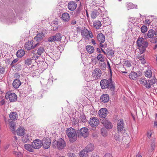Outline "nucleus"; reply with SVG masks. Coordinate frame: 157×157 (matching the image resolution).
<instances>
[{
    "mask_svg": "<svg viewBox=\"0 0 157 157\" xmlns=\"http://www.w3.org/2000/svg\"><path fill=\"white\" fill-rule=\"evenodd\" d=\"M97 12L96 10H94L92 12L91 17L92 18H95L97 17Z\"/></svg>",
    "mask_w": 157,
    "mask_h": 157,
    "instance_id": "a19ab883",
    "label": "nucleus"
},
{
    "mask_svg": "<svg viewBox=\"0 0 157 157\" xmlns=\"http://www.w3.org/2000/svg\"><path fill=\"white\" fill-rule=\"evenodd\" d=\"M108 111L106 108H101L98 112L99 116L103 118H105L108 113Z\"/></svg>",
    "mask_w": 157,
    "mask_h": 157,
    "instance_id": "f8f14e48",
    "label": "nucleus"
},
{
    "mask_svg": "<svg viewBox=\"0 0 157 157\" xmlns=\"http://www.w3.org/2000/svg\"><path fill=\"white\" fill-rule=\"evenodd\" d=\"M151 131H148L147 134V137L149 138H150L151 136Z\"/></svg>",
    "mask_w": 157,
    "mask_h": 157,
    "instance_id": "4d7b16f0",
    "label": "nucleus"
},
{
    "mask_svg": "<svg viewBox=\"0 0 157 157\" xmlns=\"http://www.w3.org/2000/svg\"><path fill=\"white\" fill-rule=\"evenodd\" d=\"M126 6L128 10L137 8V5L130 2L126 3Z\"/></svg>",
    "mask_w": 157,
    "mask_h": 157,
    "instance_id": "aec40b11",
    "label": "nucleus"
},
{
    "mask_svg": "<svg viewBox=\"0 0 157 157\" xmlns=\"http://www.w3.org/2000/svg\"><path fill=\"white\" fill-rule=\"evenodd\" d=\"M42 145V142L39 139H36L32 143V146L34 149H38L40 148Z\"/></svg>",
    "mask_w": 157,
    "mask_h": 157,
    "instance_id": "1a4fd4ad",
    "label": "nucleus"
},
{
    "mask_svg": "<svg viewBox=\"0 0 157 157\" xmlns=\"http://www.w3.org/2000/svg\"><path fill=\"white\" fill-rule=\"evenodd\" d=\"M120 138V137L118 134H116L115 135L114 139H115V140H116L117 143H119V144H120V140L121 139Z\"/></svg>",
    "mask_w": 157,
    "mask_h": 157,
    "instance_id": "c03bdc74",
    "label": "nucleus"
},
{
    "mask_svg": "<svg viewBox=\"0 0 157 157\" xmlns=\"http://www.w3.org/2000/svg\"><path fill=\"white\" fill-rule=\"evenodd\" d=\"M97 39L100 43H104L105 41V36L101 33H99L98 34Z\"/></svg>",
    "mask_w": 157,
    "mask_h": 157,
    "instance_id": "6ab92c4d",
    "label": "nucleus"
},
{
    "mask_svg": "<svg viewBox=\"0 0 157 157\" xmlns=\"http://www.w3.org/2000/svg\"><path fill=\"white\" fill-rule=\"evenodd\" d=\"M155 143L154 142H153L151 144V149L153 150L155 148Z\"/></svg>",
    "mask_w": 157,
    "mask_h": 157,
    "instance_id": "13d9d810",
    "label": "nucleus"
},
{
    "mask_svg": "<svg viewBox=\"0 0 157 157\" xmlns=\"http://www.w3.org/2000/svg\"><path fill=\"white\" fill-rule=\"evenodd\" d=\"M5 98L6 99H9L10 102L16 101L17 99V95L13 93H10L7 92L5 95Z\"/></svg>",
    "mask_w": 157,
    "mask_h": 157,
    "instance_id": "423d86ee",
    "label": "nucleus"
},
{
    "mask_svg": "<svg viewBox=\"0 0 157 157\" xmlns=\"http://www.w3.org/2000/svg\"><path fill=\"white\" fill-rule=\"evenodd\" d=\"M77 4L75 2L71 1L68 4V7L71 11L74 10L76 8Z\"/></svg>",
    "mask_w": 157,
    "mask_h": 157,
    "instance_id": "f3484780",
    "label": "nucleus"
},
{
    "mask_svg": "<svg viewBox=\"0 0 157 157\" xmlns=\"http://www.w3.org/2000/svg\"><path fill=\"white\" fill-rule=\"evenodd\" d=\"M139 82L140 83L144 86L146 88L149 89L151 87L149 84L147 83V80L145 78H142L139 79Z\"/></svg>",
    "mask_w": 157,
    "mask_h": 157,
    "instance_id": "4468645a",
    "label": "nucleus"
},
{
    "mask_svg": "<svg viewBox=\"0 0 157 157\" xmlns=\"http://www.w3.org/2000/svg\"><path fill=\"white\" fill-rule=\"evenodd\" d=\"M91 42L94 45L96 44L95 41L94 39H92Z\"/></svg>",
    "mask_w": 157,
    "mask_h": 157,
    "instance_id": "774afa93",
    "label": "nucleus"
},
{
    "mask_svg": "<svg viewBox=\"0 0 157 157\" xmlns=\"http://www.w3.org/2000/svg\"><path fill=\"white\" fill-rule=\"evenodd\" d=\"M14 140L16 142L14 145H13V146L17 147L18 145V144L17 142V137L15 136L13 137Z\"/></svg>",
    "mask_w": 157,
    "mask_h": 157,
    "instance_id": "3c124183",
    "label": "nucleus"
},
{
    "mask_svg": "<svg viewBox=\"0 0 157 157\" xmlns=\"http://www.w3.org/2000/svg\"><path fill=\"white\" fill-rule=\"evenodd\" d=\"M52 146L53 147L57 148L58 149H62L66 146V143L64 140L62 138H59L58 140L54 141Z\"/></svg>",
    "mask_w": 157,
    "mask_h": 157,
    "instance_id": "20e7f679",
    "label": "nucleus"
},
{
    "mask_svg": "<svg viewBox=\"0 0 157 157\" xmlns=\"http://www.w3.org/2000/svg\"><path fill=\"white\" fill-rule=\"evenodd\" d=\"M157 82V80L155 76H153L151 78H150L147 80V83L151 86V85H152L155 83Z\"/></svg>",
    "mask_w": 157,
    "mask_h": 157,
    "instance_id": "b1692460",
    "label": "nucleus"
},
{
    "mask_svg": "<svg viewBox=\"0 0 157 157\" xmlns=\"http://www.w3.org/2000/svg\"><path fill=\"white\" fill-rule=\"evenodd\" d=\"M100 85L102 89L108 88L111 91H113L115 88V86L113 84L112 78H110L108 79L101 80L100 82Z\"/></svg>",
    "mask_w": 157,
    "mask_h": 157,
    "instance_id": "f257e3e1",
    "label": "nucleus"
},
{
    "mask_svg": "<svg viewBox=\"0 0 157 157\" xmlns=\"http://www.w3.org/2000/svg\"><path fill=\"white\" fill-rule=\"evenodd\" d=\"M54 37L55 41H59L61 40L62 37L59 33H56L55 35L53 36Z\"/></svg>",
    "mask_w": 157,
    "mask_h": 157,
    "instance_id": "58836bf2",
    "label": "nucleus"
},
{
    "mask_svg": "<svg viewBox=\"0 0 157 157\" xmlns=\"http://www.w3.org/2000/svg\"><path fill=\"white\" fill-rule=\"evenodd\" d=\"M89 34H88V39L90 37L91 38H92L93 37V34L91 31H89Z\"/></svg>",
    "mask_w": 157,
    "mask_h": 157,
    "instance_id": "052dcab7",
    "label": "nucleus"
},
{
    "mask_svg": "<svg viewBox=\"0 0 157 157\" xmlns=\"http://www.w3.org/2000/svg\"><path fill=\"white\" fill-rule=\"evenodd\" d=\"M124 123L123 120L120 119L118 121L117 124V128L118 131L123 132L125 130V128L124 127Z\"/></svg>",
    "mask_w": 157,
    "mask_h": 157,
    "instance_id": "9d476101",
    "label": "nucleus"
},
{
    "mask_svg": "<svg viewBox=\"0 0 157 157\" xmlns=\"http://www.w3.org/2000/svg\"><path fill=\"white\" fill-rule=\"evenodd\" d=\"M71 23L72 24V25H75V24L76 23V21L75 20H72L71 21Z\"/></svg>",
    "mask_w": 157,
    "mask_h": 157,
    "instance_id": "680f3d73",
    "label": "nucleus"
},
{
    "mask_svg": "<svg viewBox=\"0 0 157 157\" xmlns=\"http://www.w3.org/2000/svg\"><path fill=\"white\" fill-rule=\"evenodd\" d=\"M97 59L98 60L101 62H103L105 60L103 56L101 54H99L97 57Z\"/></svg>",
    "mask_w": 157,
    "mask_h": 157,
    "instance_id": "37998d69",
    "label": "nucleus"
},
{
    "mask_svg": "<svg viewBox=\"0 0 157 157\" xmlns=\"http://www.w3.org/2000/svg\"><path fill=\"white\" fill-rule=\"evenodd\" d=\"M114 53L113 51L111 50L110 51L109 54L111 56H112L114 54Z\"/></svg>",
    "mask_w": 157,
    "mask_h": 157,
    "instance_id": "0e129e2a",
    "label": "nucleus"
},
{
    "mask_svg": "<svg viewBox=\"0 0 157 157\" xmlns=\"http://www.w3.org/2000/svg\"><path fill=\"white\" fill-rule=\"evenodd\" d=\"M42 63V65L43 66H41V68L42 69L45 70L47 68V63L44 62H41Z\"/></svg>",
    "mask_w": 157,
    "mask_h": 157,
    "instance_id": "09e8293b",
    "label": "nucleus"
},
{
    "mask_svg": "<svg viewBox=\"0 0 157 157\" xmlns=\"http://www.w3.org/2000/svg\"><path fill=\"white\" fill-rule=\"evenodd\" d=\"M44 36V34L43 33H40L35 37L34 39L37 41H40L43 39Z\"/></svg>",
    "mask_w": 157,
    "mask_h": 157,
    "instance_id": "412c9836",
    "label": "nucleus"
},
{
    "mask_svg": "<svg viewBox=\"0 0 157 157\" xmlns=\"http://www.w3.org/2000/svg\"><path fill=\"white\" fill-rule=\"evenodd\" d=\"M62 20L65 22H68L70 20V17L67 13H64L62 15L61 17Z\"/></svg>",
    "mask_w": 157,
    "mask_h": 157,
    "instance_id": "a211bd4d",
    "label": "nucleus"
},
{
    "mask_svg": "<svg viewBox=\"0 0 157 157\" xmlns=\"http://www.w3.org/2000/svg\"><path fill=\"white\" fill-rule=\"evenodd\" d=\"M5 103V101L4 100H2V101H1L0 102V104L1 105H3Z\"/></svg>",
    "mask_w": 157,
    "mask_h": 157,
    "instance_id": "e2e57ef3",
    "label": "nucleus"
},
{
    "mask_svg": "<svg viewBox=\"0 0 157 157\" xmlns=\"http://www.w3.org/2000/svg\"><path fill=\"white\" fill-rule=\"evenodd\" d=\"M137 57L138 60L140 61L142 64H144L146 63L143 55L141 54H139L138 55Z\"/></svg>",
    "mask_w": 157,
    "mask_h": 157,
    "instance_id": "f704fd0d",
    "label": "nucleus"
},
{
    "mask_svg": "<svg viewBox=\"0 0 157 157\" xmlns=\"http://www.w3.org/2000/svg\"><path fill=\"white\" fill-rule=\"evenodd\" d=\"M66 133L71 142L73 143L76 140L78 136L75 130L73 128H67Z\"/></svg>",
    "mask_w": 157,
    "mask_h": 157,
    "instance_id": "f03ea898",
    "label": "nucleus"
},
{
    "mask_svg": "<svg viewBox=\"0 0 157 157\" xmlns=\"http://www.w3.org/2000/svg\"><path fill=\"white\" fill-rule=\"evenodd\" d=\"M8 121L9 122V124L11 127L15 126V124L13 121L10 120H9Z\"/></svg>",
    "mask_w": 157,
    "mask_h": 157,
    "instance_id": "864d4df0",
    "label": "nucleus"
},
{
    "mask_svg": "<svg viewBox=\"0 0 157 157\" xmlns=\"http://www.w3.org/2000/svg\"><path fill=\"white\" fill-rule=\"evenodd\" d=\"M86 49L88 53L90 54L94 52V48L90 45H87L86 47Z\"/></svg>",
    "mask_w": 157,
    "mask_h": 157,
    "instance_id": "e433bc0d",
    "label": "nucleus"
},
{
    "mask_svg": "<svg viewBox=\"0 0 157 157\" xmlns=\"http://www.w3.org/2000/svg\"><path fill=\"white\" fill-rule=\"evenodd\" d=\"M147 28L145 25H143L141 28V32L143 33H145L147 31Z\"/></svg>",
    "mask_w": 157,
    "mask_h": 157,
    "instance_id": "a18cd8bd",
    "label": "nucleus"
},
{
    "mask_svg": "<svg viewBox=\"0 0 157 157\" xmlns=\"http://www.w3.org/2000/svg\"><path fill=\"white\" fill-rule=\"evenodd\" d=\"M40 45L39 43H37L33 45V40L29 41L25 44L24 47L25 49L27 50H29L33 49L35 47L39 46Z\"/></svg>",
    "mask_w": 157,
    "mask_h": 157,
    "instance_id": "39448f33",
    "label": "nucleus"
},
{
    "mask_svg": "<svg viewBox=\"0 0 157 157\" xmlns=\"http://www.w3.org/2000/svg\"><path fill=\"white\" fill-rule=\"evenodd\" d=\"M10 119L12 121H15L17 119L18 116L17 113L15 112H11L9 115Z\"/></svg>",
    "mask_w": 157,
    "mask_h": 157,
    "instance_id": "5701e85b",
    "label": "nucleus"
},
{
    "mask_svg": "<svg viewBox=\"0 0 157 157\" xmlns=\"http://www.w3.org/2000/svg\"><path fill=\"white\" fill-rule=\"evenodd\" d=\"M32 59H28L25 60V64L27 66H29L32 63Z\"/></svg>",
    "mask_w": 157,
    "mask_h": 157,
    "instance_id": "de8ad7c7",
    "label": "nucleus"
},
{
    "mask_svg": "<svg viewBox=\"0 0 157 157\" xmlns=\"http://www.w3.org/2000/svg\"><path fill=\"white\" fill-rule=\"evenodd\" d=\"M101 99L102 102H107L109 100V97L107 94H103L101 96Z\"/></svg>",
    "mask_w": 157,
    "mask_h": 157,
    "instance_id": "bb28decb",
    "label": "nucleus"
},
{
    "mask_svg": "<svg viewBox=\"0 0 157 157\" xmlns=\"http://www.w3.org/2000/svg\"><path fill=\"white\" fill-rule=\"evenodd\" d=\"M144 75L146 77L150 78L152 76V72L151 70L148 69L144 72Z\"/></svg>",
    "mask_w": 157,
    "mask_h": 157,
    "instance_id": "473e14b6",
    "label": "nucleus"
},
{
    "mask_svg": "<svg viewBox=\"0 0 157 157\" xmlns=\"http://www.w3.org/2000/svg\"><path fill=\"white\" fill-rule=\"evenodd\" d=\"M82 34L83 37L86 39H88V34H89V31L86 29H84L82 32Z\"/></svg>",
    "mask_w": 157,
    "mask_h": 157,
    "instance_id": "cd10ccee",
    "label": "nucleus"
},
{
    "mask_svg": "<svg viewBox=\"0 0 157 157\" xmlns=\"http://www.w3.org/2000/svg\"><path fill=\"white\" fill-rule=\"evenodd\" d=\"M101 123L107 129H111L113 127V125L111 123L106 119L101 120Z\"/></svg>",
    "mask_w": 157,
    "mask_h": 157,
    "instance_id": "6e6552de",
    "label": "nucleus"
},
{
    "mask_svg": "<svg viewBox=\"0 0 157 157\" xmlns=\"http://www.w3.org/2000/svg\"><path fill=\"white\" fill-rule=\"evenodd\" d=\"M16 132L18 135L22 136L25 133V130L23 127H20L17 130Z\"/></svg>",
    "mask_w": 157,
    "mask_h": 157,
    "instance_id": "4be33fe9",
    "label": "nucleus"
},
{
    "mask_svg": "<svg viewBox=\"0 0 157 157\" xmlns=\"http://www.w3.org/2000/svg\"><path fill=\"white\" fill-rule=\"evenodd\" d=\"M155 42H157V31L155 32Z\"/></svg>",
    "mask_w": 157,
    "mask_h": 157,
    "instance_id": "338daca9",
    "label": "nucleus"
},
{
    "mask_svg": "<svg viewBox=\"0 0 157 157\" xmlns=\"http://www.w3.org/2000/svg\"><path fill=\"white\" fill-rule=\"evenodd\" d=\"M88 153L84 149L81 151L79 153V156L80 157H88V155L87 154Z\"/></svg>",
    "mask_w": 157,
    "mask_h": 157,
    "instance_id": "ea45409f",
    "label": "nucleus"
},
{
    "mask_svg": "<svg viewBox=\"0 0 157 157\" xmlns=\"http://www.w3.org/2000/svg\"><path fill=\"white\" fill-rule=\"evenodd\" d=\"M21 84L20 81L17 79L14 80L13 83V86L15 88H18Z\"/></svg>",
    "mask_w": 157,
    "mask_h": 157,
    "instance_id": "c85d7f7f",
    "label": "nucleus"
},
{
    "mask_svg": "<svg viewBox=\"0 0 157 157\" xmlns=\"http://www.w3.org/2000/svg\"><path fill=\"white\" fill-rule=\"evenodd\" d=\"M18 61V59H14L13 61H12L11 65L12 66H13L15 63H16L17 61Z\"/></svg>",
    "mask_w": 157,
    "mask_h": 157,
    "instance_id": "6e6d98bb",
    "label": "nucleus"
},
{
    "mask_svg": "<svg viewBox=\"0 0 157 157\" xmlns=\"http://www.w3.org/2000/svg\"><path fill=\"white\" fill-rule=\"evenodd\" d=\"M153 21V19L151 17H147L144 21V24L147 25H149Z\"/></svg>",
    "mask_w": 157,
    "mask_h": 157,
    "instance_id": "72a5a7b5",
    "label": "nucleus"
},
{
    "mask_svg": "<svg viewBox=\"0 0 157 157\" xmlns=\"http://www.w3.org/2000/svg\"><path fill=\"white\" fill-rule=\"evenodd\" d=\"M101 75V71L98 68L95 69L92 72V75L95 79L100 78Z\"/></svg>",
    "mask_w": 157,
    "mask_h": 157,
    "instance_id": "9b49d317",
    "label": "nucleus"
},
{
    "mask_svg": "<svg viewBox=\"0 0 157 157\" xmlns=\"http://www.w3.org/2000/svg\"><path fill=\"white\" fill-rule=\"evenodd\" d=\"M103 157H112V156L110 153H106L104 155Z\"/></svg>",
    "mask_w": 157,
    "mask_h": 157,
    "instance_id": "bf43d9fd",
    "label": "nucleus"
},
{
    "mask_svg": "<svg viewBox=\"0 0 157 157\" xmlns=\"http://www.w3.org/2000/svg\"><path fill=\"white\" fill-rule=\"evenodd\" d=\"M13 154L16 157H23L22 154L19 151H14L13 152Z\"/></svg>",
    "mask_w": 157,
    "mask_h": 157,
    "instance_id": "79ce46f5",
    "label": "nucleus"
},
{
    "mask_svg": "<svg viewBox=\"0 0 157 157\" xmlns=\"http://www.w3.org/2000/svg\"><path fill=\"white\" fill-rule=\"evenodd\" d=\"M89 122L91 127L95 128L98 125L99 121L97 117H93L90 118Z\"/></svg>",
    "mask_w": 157,
    "mask_h": 157,
    "instance_id": "0eeeda50",
    "label": "nucleus"
},
{
    "mask_svg": "<svg viewBox=\"0 0 157 157\" xmlns=\"http://www.w3.org/2000/svg\"><path fill=\"white\" fill-rule=\"evenodd\" d=\"M54 37L53 36H51L48 38V41L50 42H55V41L54 40Z\"/></svg>",
    "mask_w": 157,
    "mask_h": 157,
    "instance_id": "8fccbe9b",
    "label": "nucleus"
},
{
    "mask_svg": "<svg viewBox=\"0 0 157 157\" xmlns=\"http://www.w3.org/2000/svg\"><path fill=\"white\" fill-rule=\"evenodd\" d=\"M101 134L103 136H107L106 131L104 128H101Z\"/></svg>",
    "mask_w": 157,
    "mask_h": 157,
    "instance_id": "49530a36",
    "label": "nucleus"
},
{
    "mask_svg": "<svg viewBox=\"0 0 157 157\" xmlns=\"http://www.w3.org/2000/svg\"><path fill=\"white\" fill-rule=\"evenodd\" d=\"M80 133L83 137H87L89 135L88 129L85 127L82 128L80 130Z\"/></svg>",
    "mask_w": 157,
    "mask_h": 157,
    "instance_id": "2eb2a0df",
    "label": "nucleus"
},
{
    "mask_svg": "<svg viewBox=\"0 0 157 157\" xmlns=\"http://www.w3.org/2000/svg\"><path fill=\"white\" fill-rule=\"evenodd\" d=\"M24 147L28 151L31 152H33L34 148L32 146V144H26L24 145Z\"/></svg>",
    "mask_w": 157,
    "mask_h": 157,
    "instance_id": "393cba45",
    "label": "nucleus"
},
{
    "mask_svg": "<svg viewBox=\"0 0 157 157\" xmlns=\"http://www.w3.org/2000/svg\"><path fill=\"white\" fill-rule=\"evenodd\" d=\"M94 145L93 144H88L85 148V149L87 152L92 151L94 149Z\"/></svg>",
    "mask_w": 157,
    "mask_h": 157,
    "instance_id": "c756f323",
    "label": "nucleus"
},
{
    "mask_svg": "<svg viewBox=\"0 0 157 157\" xmlns=\"http://www.w3.org/2000/svg\"><path fill=\"white\" fill-rule=\"evenodd\" d=\"M137 44L139 47L140 52L142 54L145 52L146 48L148 45L147 42L142 37H139L137 40Z\"/></svg>",
    "mask_w": 157,
    "mask_h": 157,
    "instance_id": "7ed1b4c3",
    "label": "nucleus"
},
{
    "mask_svg": "<svg viewBox=\"0 0 157 157\" xmlns=\"http://www.w3.org/2000/svg\"><path fill=\"white\" fill-rule=\"evenodd\" d=\"M24 136L22 137V140L23 141L26 143L31 138V136L29 134H24Z\"/></svg>",
    "mask_w": 157,
    "mask_h": 157,
    "instance_id": "7c9ffc66",
    "label": "nucleus"
},
{
    "mask_svg": "<svg viewBox=\"0 0 157 157\" xmlns=\"http://www.w3.org/2000/svg\"><path fill=\"white\" fill-rule=\"evenodd\" d=\"M11 129L12 131V132H14V131L15 130V126H14L13 127H11Z\"/></svg>",
    "mask_w": 157,
    "mask_h": 157,
    "instance_id": "69168bd1",
    "label": "nucleus"
},
{
    "mask_svg": "<svg viewBox=\"0 0 157 157\" xmlns=\"http://www.w3.org/2000/svg\"><path fill=\"white\" fill-rule=\"evenodd\" d=\"M51 142L49 138H45L43 140L42 142V145L45 149L48 148L51 145Z\"/></svg>",
    "mask_w": 157,
    "mask_h": 157,
    "instance_id": "ddd939ff",
    "label": "nucleus"
},
{
    "mask_svg": "<svg viewBox=\"0 0 157 157\" xmlns=\"http://www.w3.org/2000/svg\"><path fill=\"white\" fill-rule=\"evenodd\" d=\"M5 68L2 66H0V73L3 74L5 72Z\"/></svg>",
    "mask_w": 157,
    "mask_h": 157,
    "instance_id": "603ef678",
    "label": "nucleus"
},
{
    "mask_svg": "<svg viewBox=\"0 0 157 157\" xmlns=\"http://www.w3.org/2000/svg\"><path fill=\"white\" fill-rule=\"evenodd\" d=\"M155 32L153 29H150L147 34V38L154 39L155 40Z\"/></svg>",
    "mask_w": 157,
    "mask_h": 157,
    "instance_id": "dca6fc26",
    "label": "nucleus"
},
{
    "mask_svg": "<svg viewBox=\"0 0 157 157\" xmlns=\"http://www.w3.org/2000/svg\"><path fill=\"white\" fill-rule=\"evenodd\" d=\"M129 78L131 79L136 80L137 79L138 75L136 73L134 72H132L129 75Z\"/></svg>",
    "mask_w": 157,
    "mask_h": 157,
    "instance_id": "2f4dec72",
    "label": "nucleus"
},
{
    "mask_svg": "<svg viewBox=\"0 0 157 157\" xmlns=\"http://www.w3.org/2000/svg\"><path fill=\"white\" fill-rule=\"evenodd\" d=\"M25 53L24 51L23 50H20L17 52V57H21L23 56Z\"/></svg>",
    "mask_w": 157,
    "mask_h": 157,
    "instance_id": "4c0bfd02",
    "label": "nucleus"
},
{
    "mask_svg": "<svg viewBox=\"0 0 157 157\" xmlns=\"http://www.w3.org/2000/svg\"><path fill=\"white\" fill-rule=\"evenodd\" d=\"M45 52L44 47L43 46H40L37 50V54L38 55L37 57H40L41 55Z\"/></svg>",
    "mask_w": 157,
    "mask_h": 157,
    "instance_id": "a878e982",
    "label": "nucleus"
},
{
    "mask_svg": "<svg viewBox=\"0 0 157 157\" xmlns=\"http://www.w3.org/2000/svg\"><path fill=\"white\" fill-rule=\"evenodd\" d=\"M68 157H76L74 153H70L68 154Z\"/></svg>",
    "mask_w": 157,
    "mask_h": 157,
    "instance_id": "5fc2aeb1",
    "label": "nucleus"
},
{
    "mask_svg": "<svg viewBox=\"0 0 157 157\" xmlns=\"http://www.w3.org/2000/svg\"><path fill=\"white\" fill-rule=\"evenodd\" d=\"M101 24L100 21H96L93 22L94 27L97 29H99L101 26Z\"/></svg>",
    "mask_w": 157,
    "mask_h": 157,
    "instance_id": "c9c22d12",
    "label": "nucleus"
}]
</instances>
